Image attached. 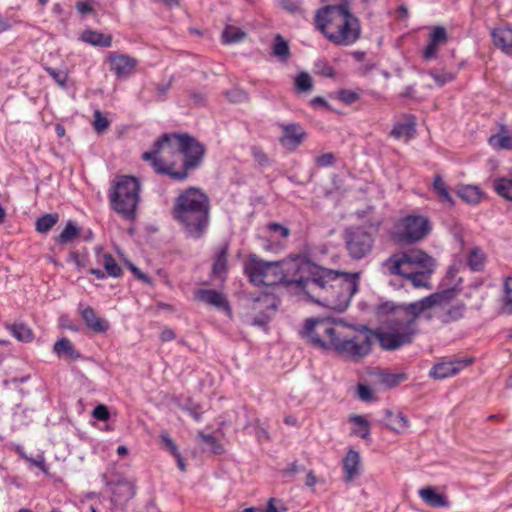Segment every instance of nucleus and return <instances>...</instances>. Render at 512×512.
Here are the masks:
<instances>
[{
	"label": "nucleus",
	"instance_id": "58",
	"mask_svg": "<svg viewBox=\"0 0 512 512\" xmlns=\"http://www.w3.org/2000/svg\"><path fill=\"white\" fill-rule=\"evenodd\" d=\"M437 48L438 44L429 40V43L423 52V57L427 60L434 58L437 53Z\"/></svg>",
	"mask_w": 512,
	"mask_h": 512
},
{
	"label": "nucleus",
	"instance_id": "23",
	"mask_svg": "<svg viewBox=\"0 0 512 512\" xmlns=\"http://www.w3.org/2000/svg\"><path fill=\"white\" fill-rule=\"evenodd\" d=\"M384 414V425L389 430L394 431L396 433H400L408 427L409 421L402 412H398L395 414L390 409H385Z\"/></svg>",
	"mask_w": 512,
	"mask_h": 512
},
{
	"label": "nucleus",
	"instance_id": "42",
	"mask_svg": "<svg viewBox=\"0 0 512 512\" xmlns=\"http://www.w3.org/2000/svg\"><path fill=\"white\" fill-rule=\"evenodd\" d=\"M93 118V128L97 133H103L110 125L107 117L98 109L94 111Z\"/></svg>",
	"mask_w": 512,
	"mask_h": 512
},
{
	"label": "nucleus",
	"instance_id": "49",
	"mask_svg": "<svg viewBox=\"0 0 512 512\" xmlns=\"http://www.w3.org/2000/svg\"><path fill=\"white\" fill-rule=\"evenodd\" d=\"M160 439L164 445V448L169 451L173 456L179 454L178 446L173 441V439L170 437L168 433H162L160 435Z\"/></svg>",
	"mask_w": 512,
	"mask_h": 512
},
{
	"label": "nucleus",
	"instance_id": "22",
	"mask_svg": "<svg viewBox=\"0 0 512 512\" xmlns=\"http://www.w3.org/2000/svg\"><path fill=\"white\" fill-rule=\"evenodd\" d=\"M80 40L95 47L108 48L112 45V36L110 34H103L91 29L85 30Z\"/></svg>",
	"mask_w": 512,
	"mask_h": 512
},
{
	"label": "nucleus",
	"instance_id": "16",
	"mask_svg": "<svg viewBox=\"0 0 512 512\" xmlns=\"http://www.w3.org/2000/svg\"><path fill=\"white\" fill-rule=\"evenodd\" d=\"M418 494L421 500L432 508L450 507V502L447 497L444 494L438 493L435 487L427 486L421 488Z\"/></svg>",
	"mask_w": 512,
	"mask_h": 512
},
{
	"label": "nucleus",
	"instance_id": "28",
	"mask_svg": "<svg viewBox=\"0 0 512 512\" xmlns=\"http://www.w3.org/2000/svg\"><path fill=\"white\" fill-rule=\"evenodd\" d=\"M433 190L442 203L449 206L454 205V200L450 195L448 187L440 175H436L433 181Z\"/></svg>",
	"mask_w": 512,
	"mask_h": 512
},
{
	"label": "nucleus",
	"instance_id": "52",
	"mask_svg": "<svg viewBox=\"0 0 512 512\" xmlns=\"http://www.w3.org/2000/svg\"><path fill=\"white\" fill-rule=\"evenodd\" d=\"M357 395L358 398L364 402H370L374 400L371 388L365 384L357 385Z\"/></svg>",
	"mask_w": 512,
	"mask_h": 512
},
{
	"label": "nucleus",
	"instance_id": "9",
	"mask_svg": "<svg viewBox=\"0 0 512 512\" xmlns=\"http://www.w3.org/2000/svg\"><path fill=\"white\" fill-rule=\"evenodd\" d=\"M344 247L353 260L366 258L373 250L374 235L361 226L347 227L343 231Z\"/></svg>",
	"mask_w": 512,
	"mask_h": 512
},
{
	"label": "nucleus",
	"instance_id": "15",
	"mask_svg": "<svg viewBox=\"0 0 512 512\" xmlns=\"http://www.w3.org/2000/svg\"><path fill=\"white\" fill-rule=\"evenodd\" d=\"M96 263L102 266L109 277L119 278L123 275V269L116 262L112 254L104 252L102 247L95 248Z\"/></svg>",
	"mask_w": 512,
	"mask_h": 512
},
{
	"label": "nucleus",
	"instance_id": "26",
	"mask_svg": "<svg viewBox=\"0 0 512 512\" xmlns=\"http://www.w3.org/2000/svg\"><path fill=\"white\" fill-rule=\"evenodd\" d=\"M457 195L469 204H477L480 202L483 193L479 187L474 185H461L457 190Z\"/></svg>",
	"mask_w": 512,
	"mask_h": 512
},
{
	"label": "nucleus",
	"instance_id": "47",
	"mask_svg": "<svg viewBox=\"0 0 512 512\" xmlns=\"http://www.w3.org/2000/svg\"><path fill=\"white\" fill-rule=\"evenodd\" d=\"M429 75L434 79V81L439 87H442L446 83L453 81L455 78L454 74L451 72L437 73L434 71H430Z\"/></svg>",
	"mask_w": 512,
	"mask_h": 512
},
{
	"label": "nucleus",
	"instance_id": "48",
	"mask_svg": "<svg viewBox=\"0 0 512 512\" xmlns=\"http://www.w3.org/2000/svg\"><path fill=\"white\" fill-rule=\"evenodd\" d=\"M26 462L29 463L30 466L37 467L44 474H48L49 473V467L46 464L45 457H44L43 454H38L36 457H28Z\"/></svg>",
	"mask_w": 512,
	"mask_h": 512
},
{
	"label": "nucleus",
	"instance_id": "57",
	"mask_svg": "<svg viewBox=\"0 0 512 512\" xmlns=\"http://www.w3.org/2000/svg\"><path fill=\"white\" fill-rule=\"evenodd\" d=\"M128 268L130 269V271L133 273V275L141 280L143 283H146V284H152V279L150 276H148L147 274L143 273L138 267H136L134 264L132 263H128Z\"/></svg>",
	"mask_w": 512,
	"mask_h": 512
},
{
	"label": "nucleus",
	"instance_id": "64",
	"mask_svg": "<svg viewBox=\"0 0 512 512\" xmlns=\"http://www.w3.org/2000/svg\"><path fill=\"white\" fill-rule=\"evenodd\" d=\"M273 128H281L282 134L279 136V141L282 145H286V141L288 139V124H282V125H273Z\"/></svg>",
	"mask_w": 512,
	"mask_h": 512
},
{
	"label": "nucleus",
	"instance_id": "24",
	"mask_svg": "<svg viewBox=\"0 0 512 512\" xmlns=\"http://www.w3.org/2000/svg\"><path fill=\"white\" fill-rule=\"evenodd\" d=\"M81 234V229L73 220H69L62 232L54 238L57 245L65 246L72 243Z\"/></svg>",
	"mask_w": 512,
	"mask_h": 512
},
{
	"label": "nucleus",
	"instance_id": "1",
	"mask_svg": "<svg viewBox=\"0 0 512 512\" xmlns=\"http://www.w3.org/2000/svg\"><path fill=\"white\" fill-rule=\"evenodd\" d=\"M455 295L453 290L432 293L420 300L396 304L385 301L375 308L377 317L387 329H372L367 325L349 326L331 322L328 319L306 320L299 331L312 346L333 351L339 358L358 363L372 352L373 340L377 339L385 351H394L411 344L418 333L417 320L426 316L428 308L447 303Z\"/></svg>",
	"mask_w": 512,
	"mask_h": 512
},
{
	"label": "nucleus",
	"instance_id": "18",
	"mask_svg": "<svg viewBox=\"0 0 512 512\" xmlns=\"http://www.w3.org/2000/svg\"><path fill=\"white\" fill-rule=\"evenodd\" d=\"M81 317L86 326L95 333H105L109 329V323L97 317L94 309L90 306L81 310Z\"/></svg>",
	"mask_w": 512,
	"mask_h": 512
},
{
	"label": "nucleus",
	"instance_id": "39",
	"mask_svg": "<svg viewBox=\"0 0 512 512\" xmlns=\"http://www.w3.org/2000/svg\"><path fill=\"white\" fill-rule=\"evenodd\" d=\"M407 379V375L404 373H384L380 376V383L386 387L393 388L398 386L401 382Z\"/></svg>",
	"mask_w": 512,
	"mask_h": 512
},
{
	"label": "nucleus",
	"instance_id": "21",
	"mask_svg": "<svg viewBox=\"0 0 512 512\" xmlns=\"http://www.w3.org/2000/svg\"><path fill=\"white\" fill-rule=\"evenodd\" d=\"M494 45L505 54L512 55V29L497 28L491 33Z\"/></svg>",
	"mask_w": 512,
	"mask_h": 512
},
{
	"label": "nucleus",
	"instance_id": "60",
	"mask_svg": "<svg viewBox=\"0 0 512 512\" xmlns=\"http://www.w3.org/2000/svg\"><path fill=\"white\" fill-rule=\"evenodd\" d=\"M310 105L313 108L321 107V108H324V109H330L329 103L323 97H321V96H316L313 99H311Z\"/></svg>",
	"mask_w": 512,
	"mask_h": 512
},
{
	"label": "nucleus",
	"instance_id": "50",
	"mask_svg": "<svg viewBox=\"0 0 512 512\" xmlns=\"http://www.w3.org/2000/svg\"><path fill=\"white\" fill-rule=\"evenodd\" d=\"M251 154L254 158V160L260 165V166H267L269 165V159L265 152L260 148L259 146H252L251 147Z\"/></svg>",
	"mask_w": 512,
	"mask_h": 512
},
{
	"label": "nucleus",
	"instance_id": "11",
	"mask_svg": "<svg viewBox=\"0 0 512 512\" xmlns=\"http://www.w3.org/2000/svg\"><path fill=\"white\" fill-rule=\"evenodd\" d=\"M448 290L454 291L455 295L453 296V298H451L445 304L434 305V306L428 308L426 311V316L424 314H421L419 317L423 316L427 320H430L432 318V314L430 313V310L432 308L438 307L441 310H444L443 314L441 315V321L443 323L447 324V323L455 322V321L462 319L464 317V313L466 310L465 304L464 303H456L455 305L449 306L451 301L457 297V295L459 293L458 289L455 287H452V288L444 289L441 291H437L436 293H441V292L448 291Z\"/></svg>",
	"mask_w": 512,
	"mask_h": 512
},
{
	"label": "nucleus",
	"instance_id": "63",
	"mask_svg": "<svg viewBox=\"0 0 512 512\" xmlns=\"http://www.w3.org/2000/svg\"><path fill=\"white\" fill-rule=\"evenodd\" d=\"M175 337H176V334H175L174 330H172L171 328H164L160 334V339L163 342L172 341L175 339Z\"/></svg>",
	"mask_w": 512,
	"mask_h": 512
},
{
	"label": "nucleus",
	"instance_id": "17",
	"mask_svg": "<svg viewBox=\"0 0 512 512\" xmlns=\"http://www.w3.org/2000/svg\"><path fill=\"white\" fill-rule=\"evenodd\" d=\"M343 470L345 482L352 481L360 472L359 452L350 448L343 459Z\"/></svg>",
	"mask_w": 512,
	"mask_h": 512
},
{
	"label": "nucleus",
	"instance_id": "45",
	"mask_svg": "<svg viewBox=\"0 0 512 512\" xmlns=\"http://www.w3.org/2000/svg\"><path fill=\"white\" fill-rule=\"evenodd\" d=\"M504 305L505 308L512 312V277H506L504 280Z\"/></svg>",
	"mask_w": 512,
	"mask_h": 512
},
{
	"label": "nucleus",
	"instance_id": "14",
	"mask_svg": "<svg viewBox=\"0 0 512 512\" xmlns=\"http://www.w3.org/2000/svg\"><path fill=\"white\" fill-rule=\"evenodd\" d=\"M195 298L228 314L231 313V307L226 296L215 289H198L195 292Z\"/></svg>",
	"mask_w": 512,
	"mask_h": 512
},
{
	"label": "nucleus",
	"instance_id": "61",
	"mask_svg": "<svg viewBox=\"0 0 512 512\" xmlns=\"http://www.w3.org/2000/svg\"><path fill=\"white\" fill-rule=\"evenodd\" d=\"M268 229L271 232H280L283 237L288 236V228L284 227L278 223L272 222L268 224Z\"/></svg>",
	"mask_w": 512,
	"mask_h": 512
},
{
	"label": "nucleus",
	"instance_id": "36",
	"mask_svg": "<svg viewBox=\"0 0 512 512\" xmlns=\"http://www.w3.org/2000/svg\"><path fill=\"white\" fill-rule=\"evenodd\" d=\"M485 255L480 248H474L471 250L467 264L472 271H481L484 266Z\"/></svg>",
	"mask_w": 512,
	"mask_h": 512
},
{
	"label": "nucleus",
	"instance_id": "43",
	"mask_svg": "<svg viewBox=\"0 0 512 512\" xmlns=\"http://www.w3.org/2000/svg\"><path fill=\"white\" fill-rule=\"evenodd\" d=\"M273 54L283 59L288 56V42L279 34L275 36Z\"/></svg>",
	"mask_w": 512,
	"mask_h": 512
},
{
	"label": "nucleus",
	"instance_id": "7",
	"mask_svg": "<svg viewBox=\"0 0 512 512\" xmlns=\"http://www.w3.org/2000/svg\"><path fill=\"white\" fill-rule=\"evenodd\" d=\"M139 193L140 183L137 178L128 175L117 176L108 194L112 210L126 220H134L140 200Z\"/></svg>",
	"mask_w": 512,
	"mask_h": 512
},
{
	"label": "nucleus",
	"instance_id": "51",
	"mask_svg": "<svg viewBox=\"0 0 512 512\" xmlns=\"http://www.w3.org/2000/svg\"><path fill=\"white\" fill-rule=\"evenodd\" d=\"M92 415L95 419L99 421H108L110 419V412L106 405L99 404L97 405L92 412Z\"/></svg>",
	"mask_w": 512,
	"mask_h": 512
},
{
	"label": "nucleus",
	"instance_id": "53",
	"mask_svg": "<svg viewBox=\"0 0 512 512\" xmlns=\"http://www.w3.org/2000/svg\"><path fill=\"white\" fill-rule=\"evenodd\" d=\"M226 97L230 102L239 103L246 101L248 96L241 89H232L226 92Z\"/></svg>",
	"mask_w": 512,
	"mask_h": 512
},
{
	"label": "nucleus",
	"instance_id": "38",
	"mask_svg": "<svg viewBox=\"0 0 512 512\" xmlns=\"http://www.w3.org/2000/svg\"><path fill=\"white\" fill-rule=\"evenodd\" d=\"M270 320L271 317L265 311H261L258 315L255 316H246V322L248 324L257 326L265 332L268 331V324Z\"/></svg>",
	"mask_w": 512,
	"mask_h": 512
},
{
	"label": "nucleus",
	"instance_id": "6",
	"mask_svg": "<svg viewBox=\"0 0 512 512\" xmlns=\"http://www.w3.org/2000/svg\"><path fill=\"white\" fill-rule=\"evenodd\" d=\"M433 267L434 259L420 249L395 253L382 262L385 273L401 276L415 288L429 287Z\"/></svg>",
	"mask_w": 512,
	"mask_h": 512
},
{
	"label": "nucleus",
	"instance_id": "31",
	"mask_svg": "<svg viewBox=\"0 0 512 512\" xmlns=\"http://www.w3.org/2000/svg\"><path fill=\"white\" fill-rule=\"evenodd\" d=\"M307 138L304 128L297 123H290V151L301 145Z\"/></svg>",
	"mask_w": 512,
	"mask_h": 512
},
{
	"label": "nucleus",
	"instance_id": "54",
	"mask_svg": "<svg viewBox=\"0 0 512 512\" xmlns=\"http://www.w3.org/2000/svg\"><path fill=\"white\" fill-rule=\"evenodd\" d=\"M336 157L333 153H325L315 159V164L318 167H329L335 163Z\"/></svg>",
	"mask_w": 512,
	"mask_h": 512
},
{
	"label": "nucleus",
	"instance_id": "27",
	"mask_svg": "<svg viewBox=\"0 0 512 512\" xmlns=\"http://www.w3.org/2000/svg\"><path fill=\"white\" fill-rule=\"evenodd\" d=\"M59 214L46 213L36 219L35 230L40 234L48 233L59 221Z\"/></svg>",
	"mask_w": 512,
	"mask_h": 512
},
{
	"label": "nucleus",
	"instance_id": "46",
	"mask_svg": "<svg viewBox=\"0 0 512 512\" xmlns=\"http://www.w3.org/2000/svg\"><path fill=\"white\" fill-rule=\"evenodd\" d=\"M47 74L61 87H65L67 83V74L51 67H45Z\"/></svg>",
	"mask_w": 512,
	"mask_h": 512
},
{
	"label": "nucleus",
	"instance_id": "19",
	"mask_svg": "<svg viewBox=\"0 0 512 512\" xmlns=\"http://www.w3.org/2000/svg\"><path fill=\"white\" fill-rule=\"evenodd\" d=\"M135 493V484L128 479L118 480L112 486V494L116 502H126L133 498Z\"/></svg>",
	"mask_w": 512,
	"mask_h": 512
},
{
	"label": "nucleus",
	"instance_id": "37",
	"mask_svg": "<svg viewBox=\"0 0 512 512\" xmlns=\"http://www.w3.org/2000/svg\"><path fill=\"white\" fill-rule=\"evenodd\" d=\"M179 407L182 411L188 412L195 421H201L203 410L202 406L199 403H196L191 398H188Z\"/></svg>",
	"mask_w": 512,
	"mask_h": 512
},
{
	"label": "nucleus",
	"instance_id": "30",
	"mask_svg": "<svg viewBox=\"0 0 512 512\" xmlns=\"http://www.w3.org/2000/svg\"><path fill=\"white\" fill-rule=\"evenodd\" d=\"M246 36V33L242 31L240 28L228 25L224 28L222 32V42L224 44H232L238 43L243 40Z\"/></svg>",
	"mask_w": 512,
	"mask_h": 512
},
{
	"label": "nucleus",
	"instance_id": "59",
	"mask_svg": "<svg viewBox=\"0 0 512 512\" xmlns=\"http://www.w3.org/2000/svg\"><path fill=\"white\" fill-rule=\"evenodd\" d=\"M70 260H72L78 270H81L87 266V261L81 258L77 252H71L69 254Z\"/></svg>",
	"mask_w": 512,
	"mask_h": 512
},
{
	"label": "nucleus",
	"instance_id": "56",
	"mask_svg": "<svg viewBox=\"0 0 512 512\" xmlns=\"http://www.w3.org/2000/svg\"><path fill=\"white\" fill-rule=\"evenodd\" d=\"M430 40L439 44L444 43L447 40V33L443 27H435L433 32L430 35Z\"/></svg>",
	"mask_w": 512,
	"mask_h": 512
},
{
	"label": "nucleus",
	"instance_id": "20",
	"mask_svg": "<svg viewBox=\"0 0 512 512\" xmlns=\"http://www.w3.org/2000/svg\"><path fill=\"white\" fill-rule=\"evenodd\" d=\"M416 134V117L414 115H406L405 122L395 123L390 135L395 139L411 138Z\"/></svg>",
	"mask_w": 512,
	"mask_h": 512
},
{
	"label": "nucleus",
	"instance_id": "8",
	"mask_svg": "<svg viewBox=\"0 0 512 512\" xmlns=\"http://www.w3.org/2000/svg\"><path fill=\"white\" fill-rule=\"evenodd\" d=\"M282 264L283 261H265L256 254H250L244 262V274L257 287L288 284Z\"/></svg>",
	"mask_w": 512,
	"mask_h": 512
},
{
	"label": "nucleus",
	"instance_id": "44",
	"mask_svg": "<svg viewBox=\"0 0 512 512\" xmlns=\"http://www.w3.org/2000/svg\"><path fill=\"white\" fill-rule=\"evenodd\" d=\"M360 94L357 91L341 89L338 91V99L346 105H351L358 101Z\"/></svg>",
	"mask_w": 512,
	"mask_h": 512
},
{
	"label": "nucleus",
	"instance_id": "29",
	"mask_svg": "<svg viewBox=\"0 0 512 512\" xmlns=\"http://www.w3.org/2000/svg\"><path fill=\"white\" fill-rule=\"evenodd\" d=\"M228 247L229 245L226 243L216 253L212 265V274L215 276H219L227 272Z\"/></svg>",
	"mask_w": 512,
	"mask_h": 512
},
{
	"label": "nucleus",
	"instance_id": "12",
	"mask_svg": "<svg viewBox=\"0 0 512 512\" xmlns=\"http://www.w3.org/2000/svg\"><path fill=\"white\" fill-rule=\"evenodd\" d=\"M473 361V358H465L437 363L432 367L430 371V376L434 379L439 380L452 377L458 374L464 368L471 365Z\"/></svg>",
	"mask_w": 512,
	"mask_h": 512
},
{
	"label": "nucleus",
	"instance_id": "40",
	"mask_svg": "<svg viewBox=\"0 0 512 512\" xmlns=\"http://www.w3.org/2000/svg\"><path fill=\"white\" fill-rule=\"evenodd\" d=\"M489 143H490V145L497 147L499 149L512 150V136L511 135H503V134L493 135L490 137Z\"/></svg>",
	"mask_w": 512,
	"mask_h": 512
},
{
	"label": "nucleus",
	"instance_id": "13",
	"mask_svg": "<svg viewBox=\"0 0 512 512\" xmlns=\"http://www.w3.org/2000/svg\"><path fill=\"white\" fill-rule=\"evenodd\" d=\"M107 59L110 64V70L114 72L117 78L130 75L137 65L136 59L117 52H109Z\"/></svg>",
	"mask_w": 512,
	"mask_h": 512
},
{
	"label": "nucleus",
	"instance_id": "10",
	"mask_svg": "<svg viewBox=\"0 0 512 512\" xmlns=\"http://www.w3.org/2000/svg\"><path fill=\"white\" fill-rule=\"evenodd\" d=\"M430 231L431 225L427 217L407 215L400 220L395 239L401 244L412 245L426 237Z\"/></svg>",
	"mask_w": 512,
	"mask_h": 512
},
{
	"label": "nucleus",
	"instance_id": "35",
	"mask_svg": "<svg viewBox=\"0 0 512 512\" xmlns=\"http://www.w3.org/2000/svg\"><path fill=\"white\" fill-rule=\"evenodd\" d=\"M496 193L508 201H512V180L506 178L497 179L494 182Z\"/></svg>",
	"mask_w": 512,
	"mask_h": 512
},
{
	"label": "nucleus",
	"instance_id": "32",
	"mask_svg": "<svg viewBox=\"0 0 512 512\" xmlns=\"http://www.w3.org/2000/svg\"><path fill=\"white\" fill-rule=\"evenodd\" d=\"M11 334L21 342H30L33 340V332L32 330L25 324H12L9 327Z\"/></svg>",
	"mask_w": 512,
	"mask_h": 512
},
{
	"label": "nucleus",
	"instance_id": "33",
	"mask_svg": "<svg viewBox=\"0 0 512 512\" xmlns=\"http://www.w3.org/2000/svg\"><path fill=\"white\" fill-rule=\"evenodd\" d=\"M294 89L296 93H310L313 89L312 77L307 72H301L296 76L294 81Z\"/></svg>",
	"mask_w": 512,
	"mask_h": 512
},
{
	"label": "nucleus",
	"instance_id": "62",
	"mask_svg": "<svg viewBox=\"0 0 512 512\" xmlns=\"http://www.w3.org/2000/svg\"><path fill=\"white\" fill-rule=\"evenodd\" d=\"M76 9L82 15L88 14L93 11L92 6L88 2H85V1L77 2Z\"/></svg>",
	"mask_w": 512,
	"mask_h": 512
},
{
	"label": "nucleus",
	"instance_id": "2",
	"mask_svg": "<svg viewBox=\"0 0 512 512\" xmlns=\"http://www.w3.org/2000/svg\"><path fill=\"white\" fill-rule=\"evenodd\" d=\"M361 272H342L320 266L307 257L290 256V295H303L337 312L349 306L359 289Z\"/></svg>",
	"mask_w": 512,
	"mask_h": 512
},
{
	"label": "nucleus",
	"instance_id": "25",
	"mask_svg": "<svg viewBox=\"0 0 512 512\" xmlns=\"http://www.w3.org/2000/svg\"><path fill=\"white\" fill-rule=\"evenodd\" d=\"M53 351L59 357H65L69 360H77L81 357L79 351H77L71 341L67 338H61L58 340L54 346Z\"/></svg>",
	"mask_w": 512,
	"mask_h": 512
},
{
	"label": "nucleus",
	"instance_id": "41",
	"mask_svg": "<svg viewBox=\"0 0 512 512\" xmlns=\"http://www.w3.org/2000/svg\"><path fill=\"white\" fill-rule=\"evenodd\" d=\"M202 441L210 448V450L214 454H222L224 452V448L222 444L218 442V440L212 434H204L203 432H199L198 435Z\"/></svg>",
	"mask_w": 512,
	"mask_h": 512
},
{
	"label": "nucleus",
	"instance_id": "5",
	"mask_svg": "<svg viewBox=\"0 0 512 512\" xmlns=\"http://www.w3.org/2000/svg\"><path fill=\"white\" fill-rule=\"evenodd\" d=\"M315 27L326 39L338 46L353 45L361 35V25L347 3L326 5L317 10Z\"/></svg>",
	"mask_w": 512,
	"mask_h": 512
},
{
	"label": "nucleus",
	"instance_id": "34",
	"mask_svg": "<svg viewBox=\"0 0 512 512\" xmlns=\"http://www.w3.org/2000/svg\"><path fill=\"white\" fill-rule=\"evenodd\" d=\"M350 422L359 426L358 429L353 430V433L363 440H370V426L368 421L361 415H352L349 418Z\"/></svg>",
	"mask_w": 512,
	"mask_h": 512
},
{
	"label": "nucleus",
	"instance_id": "3",
	"mask_svg": "<svg viewBox=\"0 0 512 512\" xmlns=\"http://www.w3.org/2000/svg\"><path fill=\"white\" fill-rule=\"evenodd\" d=\"M206 147L188 133H164L153 143L151 150L142 154L158 175L175 182L186 181L204 161Z\"/></svg>",
	"mask_w": 512,
	"mask_h": 512
},
{
	"label": "nucleus",
	"instance_id": "55",
	"mask_svg": "<svg viewBox=\"0 0 512 512\" xmlns=\"http://www.w3.org/2000/svg\"><path fill=\"white\" fill-rule=\"evenodd\" d=\"M285 510L286 507L283 505V503L273 497L268 500L267 506L264 508V512H284Z\"/></svg>",
	"mask_w": 512,
	"mask_h": 512
},
{
	"label": "nucleus",
	"instance_id": "4",
	"mask_svg": "<svg viewBox=\"0 0 512 512\" xmlns=\"http://www.w3.org/2000/svg\"><path fill=\"white\" fill-rule=\"evenodd\" d=\"M210 199L198 187L184 189L174 200L172 217L188 238L198 240L206 233L210 223Z\"/></svg>",
	"mask_w": 512,
	"mask_h": 512
}]
</instances>
